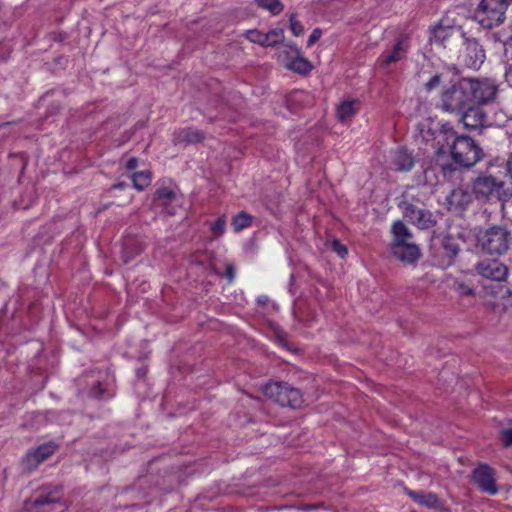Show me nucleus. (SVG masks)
<instances>
[{
    "instance_id": "1",
    "label": "nucleus",
    "mask_w": 512,
    "mask_h": 512,
    "mask_svg": "<svg viewBox=\"0 0 512 512\" xmlns=\"http://www.w3.org/2000/svg\"><path fill=\"white\" fill-rule=\"evenodd\" d=\"M392 239L390 251L399 261L406 264L415 263L421 256L419 247L414 242L410 229L400 220L394 221L391 226Z\"/></svg>"
},
{
    "instance_id": "2",
    "label": "nucleus",
    "mask_w": 512,
    "mask_h": 512,
    "mask_svg": "<svg viewBox=\"0 0 512 512\" xmlns=\"http://www.w3.org/2000/svg\"><path fill=\"white\" fill-rule=\"evenodd\" d=\"M505 175L481 174L471 184L472 194L478 200L506 201L512 196V188L504 180Z\"/></svg>"
},
{
    "instance_id": "3",
    "label": "nucleus",
    "mask_w": 512,
    "mask_h": 512,
    "mask_svg": "<svg viewBox=\"0 0 512 512\" xmlns=\"http://www.w3.org/2000/svg\"><path fill=\"white\" fill-rule=\"evenodd\" d=\"M478 246L488 254L502 255L508 251L512 242V234L504 225H492L478 231Z\"/></svg>"
},
{
    "instance_id": "4",
    "label": "nucleus",
    "mask_w": 512,
    "mask_h": 512,
    "mask_svg": "<svg viewBox=\"0 0 512 512\" xmlns=\"http://www.w3.org/2000/svg\"><path fill=\"white\" fill-rule=\"evenodd\" d=\"M450 141L451 157L456 164L470 168L482 159V149L472 138L456 135L454 131V137L450 138Z\"/></svg>"
},
{
    "instance_id": "5",
    "label": "nucleus",
    "mask_w": 512,
    "mask_h": 512,
    "mask_svg": "<svg viewBox=\"0 0 512 512\" xmlns=\"http://www.w3.org/2000/svg\"><path fill=\"white\" fill-rule=\"evenodd\" d=\"M507 0H481L474 18L485 29H492L505 19Z\"/></svg>"
},
{
    "instance_id": "6",
    "label": "nucleus",
    "mask_w": 512,
    "mask_h": 512,
    "mask_svg": "<svg viewBox=\"0 0 512 512\" xmlns=\"http://www.w3.org/2000/svg\"><path fill=\"white\" fill-rule=\"evenodd\" d=\"M469 104L466 79L462 78L457 83L443 90L439 107L444 112L460 113Z\"/></svg>"
},
{
    "instance_id": "7",
    "label": "nucleus",
    "mask_w": 512,
    "mask_h": 512,
    "mask_svg": "<svg viewBox=\"0 0 512 512\" xmlns=\"http://www.w3.org/2000/svg\"><path fill=\"white\" fill-rule=\"evenodd\" d=\"M263 392L265 396L281 406L299 408L303 403V397L300 390L287 383L274 382L266 384L263 387Z\"/></svg>"
},
{
    "instance_id": "8",
    "label": "nucleus",
    "mask_w": 512,
    "mask_h": 512,
    "mask_svg": "<svg viewBox=\"0 0 512 512\" xmlns=\"http://www.w3.org/2000/svg\"><path fill=\"white\" fill-rule=\"evenodd\" d=\"M470 103L487 104L497 95L498 87L494 80L489 78H465Z\"/></svg>"
},
{
    "instance_id": "9",
    "label": "nucleus",
    "mask_w": 512,
    "mask_h": 512,
    "mask_svg": "<svg viewBox=\"0 0 512 512\" xmlns=\"http://www.w3.org/2000/svg\"><path fill=\"white\" fill-rule=\"evenodd\" d=\"M278 60L288 70L298 74H308L313 66L311 62L303 57L301 51L291 43H283L278 48Z\"/></svg>"
},
{
    "instance_id": "10",
    "label": "nucleus",
    "mask_w": 512,
    "mask_h": 512,
    "mask_svg": "<svg viewBox=\"0 0 512 512\" xmlns=\"http://www.w3.org/2000/svg\"><path fill=\"white\" fill-rule=\"evenodd\" d=\"M418 135L422 142L431 143L432 148L441 153L444 149V142L449 143L450 138L454 137L453 127L449 123L441 125L440 129H434L429 123H420L417 126Z\"/></svg>"
},
{
    "instance_id": "11",
    "label": "nucleus",
    "mask_w": 512,
    "mask_h": 512,
    "mask_svg": "<svg viewBox=\"0 0 512 512\" xmlns=\"http://www.w3.org/2000/svg\"><path fill=\"white\" fill-rule=\"evenodd\" d=\"M61 498L62 492L59 487L45 488L32 502L27 503V509L32 512H52Z\"/></svg>"
},
{
    "instance_id": "12",
    "label": "nucleus",
    "mask_w": 512,
    "mask_h": 512,
    "mask_svg": "<svg viewBox=\"0 0 512 512\" xmlns=\"http://www.w3.org/2000/svg\"><path fill=\"white\" fill-rule=\"evenodd\" d=\"M475 270L481 277L496 282L505 281L508 276V267L498 259H482Z\"/></svg>"
},
{
    "instance_id": "13",
    "label": "nucleus",
    "mask_w": 512,
    "mask_h": 512,
    "mask_svg": "<svg viewBox=\"0 0 512 512\" xmlns=\"http://www.w3.org/2000/svg\"><path fill=\"white\" fill-rule=\"evenodd\" d=\"M464 46L461 55L463 64L468 68L479 69L486 58L484 49L474 38L465 37Z\"/></svg>"
},
{
    "instance_id": "14",
    "label": "nucleus",
    "mask_w": 512,
    "mask_h": 512,
    "mask_svg": "<svg viewBox=\"0 0 512 512\" xmlns=\"http://www.w3.org/2000/svg\"><path fill=\"white\" fill-rule=\"evenodd\" d=\"M400 207L404 217L420 229H428L435 224L432 214L427 210L419 209L409 202H402Z\"/></svg>"
},
{
    "instance_id": "15",
    "label": "nucleus",
    "mask_w": 512,
    "mask_h": 512,
    "mask_svg": "<svg viewBox=\"0 0 512 512\" xmlns=\"http://www.w3.org/2000/svg\"><path fill=\"white\" fill-rule=\"evenodd\" d=\"M461 113V122L468 130H477L490 125L484 110L479 106H467Z\"/></svg>"
},
{
    "instance_id": "16",
    "label": "nucleus",
    "mask_w": 512,
    "mask_h": 512,
    "mask_svg": "<svg viewBox=\"0 0 512 512\" xmlns=\"http://www.w3.org/2000/svg\"><path fill=\"white\" fill-rule=\"evenodd\" d=\"M56 448L57 445L54 442H47L33 450H30L23 458L24 467L28 470L37 468L39 464L54 454Z\"/></svg>"
},
{
    "instance_id": "17",
    "label": "nucleus",
    "mask_w": 512,
    "mask_h": 512,
    "mask_svg": "<svg viewBox=\"0 0 512 512\" xmlns=\"http://www.w3.org/2000/svg\"><path fill=\"white\" fill-rule=\"evenodd\" d=\"M472 477L481 491L489 495H495L497 493L494 472L488 465H479L474 469Z\"/></svg>"
},
{
    "instance_id": "18",
    "label": "nucleus",
    "mask_w": 512,
    "mask_h": 512,
    "mask_svg": "<svg viewBox=\"0 0 512 512\" xmlns=\"http://www.w3.org/2000/svg\"><path fill=\"white\" fill-rule=\"evenodd\" d=\"M408 49L407 40L400 38L393 46L391 50L384 51L377 59V64L386 68L392 63H396L406 56Z\"/></svg>"
},
{
    "instance_id": "19",
    "label": "nucleus",
    "mask_w": 512,
    "mask_h": 512,
    "mask_svg": "<svg viewBox=\"0 0 512 512\" xmlns=\"http://www.w3.org/2000/svg\"><path fill=\"white\" fill-rule=\"evenodd\" d=\"M472 201L471 194L463 188L453 189L446 197L449 210H459L467 207Z\"/></svg>"
},
{
    "instance_id": "20",
    "label": "nucleus",
    "mask_w": 512,
    "mask_h": 512,
    "mask_svg": "<svg viewBox=\"0 0 512 512\" xmlns=\"http://www.w3.org/2000/svg\"><path fill=\"white\" fill-rule=\"evenodd\" d=\"M393 163L399 171H410L414 167L415 160L407 149L400 148L395 152Z\"/></svg>"
},
{
    "instance_id": "21",
    "label": "nucleus",
    "mask_w": 512,
    "mask_h": 512,
    "mask_svg": "<svg viewBox=\"0 0 512 512\" xmlns=\"http://www.w3.org/2000/svg\"><path fill=\"white\" fill-rule=\"evenodd\" d=\"M359 110V102L357 100H345L337 107V118L344 122L353 117Z\"/></svg>"
},
{
    "instance_id": "22",
    "label": "nucleus",
    "mask_w": 512,
    "mask_h": 512,
    "mask_svg": "<svg viewBox=\"0 0 512 512\" xmlns=\"http://www.w3.org/2000/svg\"><path fill=\"white\" fill-rule=\"evenodd\" d=\"M204 138L203 133L192 128H185L175 133L177 143H197Z\"/></svg>"
},
{
    "instance_id": "23",
    "label": "nucleus",
    "mask_w": 512,
    "mask_h": 512,
    "mask_svg": "<svg viewBox=\"0 0 512 512\" xmlns=\"http://www.w3.org/2000/svg\"><path fill=\"white\" fill-rule=\"evenodd\" d=\"M408 495L417 503L424 505L428 508H437L440 505V500L434 493H418L414 491L408 492Z\"/></svg>"
},
{
    "instance_id": "24",
    "label": "nucleus",
    "mask_w": 512,
    "mask_h": 512,
    "mask_svg": "<svg viewBox=\"0 0 512 512\" xmlns=\"http://www.w3.org/2000/svg\"><path fill=\"white\" fill-rule=\"evenodd\" d=\"M284 40V31L281 28H276L263 33V47H272Z\"/></svg>"
},
{
    "instance_id": "25",
    "label": "nucleus",
    "mask_w": 512,
    "mask_h": 512,
    "mask_svg": "<svg viewBox=\"0 0 512 512\" xmlns=\"http://www.w3.org/2000/svg\"><path fill=\"white\" fill-rule=\"evenodd\" d=\"M133 186L142 191L151 183V172L148 170L136 172L132 175Z\"/></svg>"
},
{
    "instance_id": "26",
    "label": "nucleus",
    "mask_w": 512,
    "mask_h": 512,
    "mask_svg": "<svg viewBox=\"0 0 512 512\" xmlns=\"http://www.w3.org/2000/svg\"><path fill=\"white\" fill-rule=\"evenodd\" d=\"M252 217L246 212L238 213L232 220V226L236 232H239L251 225Z\"/></svg>"
},
{
    "instance_id": "27",
    "label": "nucleus",
    "mask_w": 512,
    "mask_h": 512,
    "mask_svg": "<svg viewBox=\"0 0 512 512\" xmlns=\"http://www.w3.org/2000/svg\"><path fill=\"white\" fill-rule=\"evenodd\" d=\"M257 4L271 12L273 15H278L283 10V5L279 0H256Z\"/></svg>"
},
{
    "instance_id": "28",
    "label": "nucleus",
    "mask_w": 512,
    "mask_h": 512,
    "mask_svg": "<svg viewBox=\"0 0 512 512\" xmlns=\"http://www.w3.org/2000/svg\"><path fill=\"white\" fill-rule=\"evenodd\" d=\"M448 36V30L443 26H437L431 31L430 41L436 44H443Z\"/></svg>"
},
{
    "instance_id": "29",
    "label": "nucleus",
    "mask_w": 512,
    "mask_h": 512,
    "mask_svg": "<svg viewBox=\"0 0 512 512\" xmlns=\"http://www.w3.org/2000/svg\"><path fill=\"white\" fill-rule=\"evenodd\" d=\"M443 249L445 251V254L449 258H454L459 252L458 245L454 241H452L450 238H446L443 241Z\"/></svg>"
},
{
    "instance_id": "30",
    "label": "nucleus",
    "mask_w": 512,
    "mask_h": 512,
    "mask_svg": "<svg viewBox=\"0 0 512 512\" xmlns=\"http://www.w3.org/2000/svg\"><path fill=\"white\" fill-rule=\"evenodd\" d=\"M225 227H226L225 216H221L212 224L211 231L214 236L219 237L224 233Z\"/></svg>"
},
{
    "instance_id": "31",
    "label": "nucleus",
    "mask_w": 512,
    "mask_h": 512,
    "mask_svg": "<svg viewBox=\"0 0 512 512\" xmlns=\"http://www.w3.org/2000/svg\"><path fill=\"white\" fill-rule=\"evenodd\" d=\"M331 248L332 250L338 254V256L342 259H344L347 254H348V250H347V247L345 245H343L339 240L337 239H334L332 242H331Z\"/></svg>"
},
{
    "instance_id": "32",
    "label": "nucleus",
    "mask_w": 512,
    "mask_h": 512,
    "mask_svg": "<svg viewBox=\"0 0 512 512\" xmlns=\"http://www.w3.org/2000/svg\"><path fill=\"white\" fill-rule=\"evenodd\" d=\"M289 21H290V30L293 33V35L300 36L304 31V27L302 26V24L296 19V16L294 14H292L290 16Z\"/></svg>"
},
{
    "instance_id": "33",
    "label": "nucleus",
    "mask_w": 512,
    "mask_h": 512,
    "mask_svg": "<svg viewBox=\"0 0 512 512\" xmlns=\"http://www.w3.org/2000/svg\"><path fill=\"white\" fill-rule=\"evenodd\" d=\"M246 36L249 41L263 46V32L259 30H249Z\"/></svg>"
},
{
    "instance_id": "34",
    "label": "nucleus",
    "mask_w": 512,
    "mask_h": 512,
    "mask_svg": "<svg viewBox=\"0 0 512 512\" xmlns=\"http://www.w3.org/2000/svg\"><path fill=\"white\" fill-rule=\"evenodd\" d=\"M134 244V240L131 239V238H127L125 239L124 243H123V251L125 253V255H127L126 259H125V262H128V260L130 258L133 257L134 255V252H130V248L133 246ZM141 252V249L138 248L136 251H135V254H138Z\"/></svg>"
},
{
    "instance_id": "35",
    "label": "nucleus",
    "mask_w": 512,
    "mask_h": 512,
    "mask_svg": "<svg viewBox=\"0 0 512 512\" xmlns=\"http://www.w3.org/2000/svg\"><path fill=\"white\" fill-rule=\"evenodd\" d=\"M156 195L159 199L164 200H171L175 197V193L167 187L158 189Z\"/></svg>"
},
{
    "instance_id": "36",
    "label": "nucleus",
    "mask_w": 512,
    "mask_h": 512,
    "mask_svg": "<svg viewBox=\"0 0 512 512\" xmlns=\"http://www.w3.org/2000/svg\"><path fill=\"white\" fill-rule=\"evenodd\" d=\"M441 83V75L440 74H435L433 75L429 81H427L425 83V88L427 91H431L433 89H435L436 87H438Z\"/></svg>"
},
{
    "instance_id": "37",
    "label": "nucleus",
    "mask_w": 512,
    "mask_h": 512,
    "mask_svg": "<svg viewBox=\"0 0 512 512\" xmlns=\"http://www.w3.org/2000/svg\"><path fill=\"white\" fill-rule=\"evenodd\" d=\"M500 439L505 447L512 446V428L502 430Z\"/></svg>"
},
{
    "instance_id": "38",
    "label": "nucleus",
    "mask_w": 512,
    "mask_h": 512,
    "mask_svg": "<svg viewBox=\"0 0 512 512\" xmlns=\"http://www.w3.org/2000/svg\"><path fill=\"white\" fill-rule=\"evenodd\" d=\"M321 30L320 29H314L311 33V35L309 36V39L307 41V46L308 47H311L316 41L319 40V38L321 37Z\"/></svg>"
},
{
    "instance_id": "39",
    "label": "nucleus",
    "mask_w": 512,
    "mask_h": 512,
    "mask_svg": "<svg viewBox=\"0 0 512 512\" xmlns=\"http://www.w3.org/2000/svg\"><path fill=\"white\" fill-rule=\"evenodd\" d=\"M505 78L506 81L512 85V58L506 60Z\"/></svg>"
},
{
    "instance_id": "40",
    "label": "nucleus",
    "mask_w": 512,
    "mask_h": 512,
    "mask_svg": "<svg viewBox=\"0 0 512 512\" xmlns=\"http://www.w3.org/2000/svg\"><path fill=\"white\" fill-rule=\"evenodd\" d=\"M104 390L102 388V385L101 383H97L91 390V394L94 396V397H100L102 396Z\"/></svg>"
},
{
    "instance_id": "41",
    "label": "nucleus",
    "mask_w": 512,
    "mask_h": 512,
    "mask_svg": "<svg viewBox=\"0 0 512 512\" xmlns=\"http://www.w3.org/2000/svg\"><path fill=\"white\" fill-rule=\"evenodd\" d=\"M225 275L229 282H232L235 276L234 268L232 265H227L225 269Z\"/></svg>"
},
{
    "instance_id": "42",
    "label": "nucleus",
    "mask_w": 512,
    "mask_h": 512,
    "mask_svg": "<svg viewBox=\"0 0 512 512\" xmlns=\"http://www.w3.org/2000/svg\"><path fill=\"white\" fill-rule=\"evenodd\" d=\"M458 291L462 295H470L473 292L471 288H469V287H467V286H465L463 284H460L458 286Z\"/></svg>"
},
{
    "instance_id": "43",
    "label": "nucleus",
    "mask_w": 512,
    "mask_h": 512,
    "mask_svg": "<svg viewBox=\"0 0 512 512\" xmlns=\"http://www.w3.org/2000/svg\"><path fill=\"white\" fill-rule=\"evenodd\" d=\"M138 160L136 158H130L127 161L126 167L128 170H134L137 167Z\"/></svg>"
},
{
    "instance_id": "44",
    "label": "nucleus",
    "mask_w": 512,
    "mask_h": 512,
    "mask_svg": "<svg viewBox=\"0 0 512 512\" xmlns=\"http://www.w3.org/2000/svg\"><path fill=\"white\" fill-rule=\"evenodd\" d=\"M505 56H506V60L512 58V37L510 38V41L507 44V47L505 49Z\"/></svg>"
},
{
    "instance_id": "45",
    "label": "nucleus",
    "mask_w": 512,
    "mask_h": 512,
    "mask_svg": "<svg viewBox=\"0 0 512 512\" xmlns=\"http://www.w3.org/2000/svg\"><path fill=\"white\" fill-rule=\"evenodd\" d=\"M507 172H508V174L510 175V177L512 179V154H511V156L509 157V159L507 161Z\"/></svg>"
},
{
    "instance_id": "46",
    "label": "nucleus",
    "mask_w": 512,
    "mask_h": 512,
    "mask_svg": "<svg viewBox=\"0 0 512 512\" xmlns=\"http://www.w3.org/2000/svg\"><path fill=\"white\" fill-rule=\"evenodd\" d=\"M145 373H146V371H145L144 369H138V370H137V374H138L139 376H144V375H145Z\"/></svg>"
}]
</instances>
